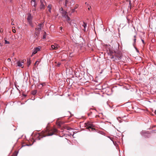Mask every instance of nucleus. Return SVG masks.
I'll return each mask as SVG.
<instances>
[{
	"mask_svg": "<svg viewBox=\"0 0 156 156\" xmlns=\"http://www.w3.org/2000/svg\"><path fill=\"white\" fill-rule=\"evenodd\" d=\"M37 62L38 63H39V61H36L34 65H35L36 64H37Z\"/></svg>",
	"mask_w": 156,
	"mask_h": 156,
	"instance_id": "2f4dec72",
	"label": "nucleus"
},
{
	"mask_svg": "<svg viewBox=\"0 0 156 156\" xmlns=\"http://www.w3.org/2000/svg\"><path fill=\"white\" fill-rule=\"evenodd\" d=\"M141 41L143 44H144L145 43L144 41L143 40L141 39Z\"/></svg>",
	"mask_w": 156,
	"mask_h": 156,
	"instance_id": "f704fd0d",
	"label": "nucleus"
},
{
	"mask_svg": "<svg viewBox=\"0 0 156 156\" xmlns=\"http://www.w3.org/2000/svg\"><path fill=\"white\" fill-rule=\"evenodd\" d=\"M91 113H92V112H91V113H90V114H89V113H88V116H89V115H90V114Z\"/></svg>",
	"mask_w": 156,
	"mask_h": 156,
	"instance_id": "864d4df0",
	"label": "nucleus"
},
{
	"mask_svg": "<svg viewBox=\"0 0 156 156\" xmlns=\"http://www.w3.org/2000/svg\"><path fill=\"white\" fill-rule=\"evenodd\" d=\"M23 62H20V61H18L17 62V66H18L19 67H21L22 66V63H23Z\"/></svg>",
	"mask_w": 156,
	"mask_h": 156,
	"instance_id": "4468645a",
	"label": "nucleus"
},
{
	"mask_svg": "<svg viewBox=\"0 0 156 156\" xmlns=\"http://www.w3.org/2000/svg\"><path fill=\"white\" fill-rule=\"evenodd\" d=\"M0 32L1 33H2V30H0Z\"/></svg>",
	"mask_w": 156,
	"mask_h": 156,
	"instance_id": "5fc2aeb1",
	"label": "nucleus"
},
{
	"mask_svg": "<svg viewBox=\"0 0 156 156\" xmlns=\"http://www.w3.org/2000/svg\"><path fill=\"white\" fill-rule=\"evenodd\" d=\"M37 138H38V140H40L41 138H40L39 137V136H38V137H37Z\"/></svg>",
	"mask_w": 156,
	"mask_h": 156,
	"instance_id": "49530a36",
	"label": "nucleus"
},
{
	"mask_svg": "<svg viewBox=\"0 0 156 156\" xmlns=\"http://www.w3.org/2000/svg\"><path fill=\"white\" fill-rule=\"evenodd\" d=\"M85 124L86 126L87 127V128H90L92 130H94L95 129L93 128L94 127V125L93 124L89 122H88L87 123H85Z\"/></svg>",
	"mask_w": 156,
	"mask_h": 156,
	"instance_id": "39448f33",
	"label": "nucleus"
},
{
	"mask_svg": "<svg viewBox=\"0 0 156 156\" xmlns=\"http://www.w3.org/2000/svg\"><path fill=\"white\" fill-rule=\"evenodd\" d=\"M114 52L113 51L110 50L108 52V55L112 56V55H113Z\"/></svg>",
	"mask_w": 156,
	"mask_h": 156,
	"instance_id": "ddd939ff",
	"label": "nucleus"
},
{
	"mask_svg": "<svg viewBox=\"0 0 156 156\" xmlns=\"http://www.w3.org/2000/svg\"><path fill=\"white\" fill-rule=\"evenodd\" d=\"M10 2L11 3H12V0H10Z\"/></svg>",
	"mask_w": 156,
	"mask_h": 156,
	"instance_id": "603ef678",
	"label": "nucleus"
},
{
	"mask_svg": "<svg viewBox=\"0 0 156 156\" xmlns=\"http://www.w3.org/2000/svg\"><path fill=\"white\" fill-rule=\"evenodd\" d=\"M60 12L62 14V16L63 17H64L67 20L69 21L70 20V18L67 15H66V11H64L62 7L60 8Z\"/></svg>",
	"mask_w": 156,
	"mask_h": 156,
	"instance_id": "f03ea898",
	"label": "nucleus"
},
{
	"mask_svg": "<svg viewBox=\"0 0 156 156\" xmlns=\"http://www.w3.org/2000/svg\"><path fill=\"white\" fill-rule=\"evenodd\" d=\"M15 152H16V154H15V156H17V154L18 153V151H16Z\"/></svg>",
	"mask_w": 156,
	"mask_h": 156,
	"instance_id": "c85d7f7f",
	"label": "nucleus"
},
{
	"mask_svg": "<svg viewBox=\"0 0 156 156\" xmlns=\"http://www.w3.org/2000/svg\"><path fill=\"white\" fill-rule=\"evenodd\" d=\"M46 130H47L46 132L48 133V134L44 136H43L42 137V138H43V137H45L46 136H52V135H53V134H54V132H57V131H58L57 129H56L55 128H54L53 129V132L49 133V132L50 131H51V130H50L48 129H47ZM51 130L52 131V129Z\"/></svg>",
	"mask_w": 156,
	"mask_h": 156,
	"instance_id": "20e7f679",
	"label": "nucleus"
},
{
	"mask_svg": "<svg viewBox=\"0 0 156 156\" xmlns=\"http://www.w3.org/2000/svg\"><path fill=\"white\" fill-rule=\"evenodd\" d=\"M41 5L40 6V9L41 10L44 9L45 8V5L43 3V1L41 0L40 1Z\"/></svg>",
	"mask_w": 156,
	"mask_h": 156,
	"instance_id": "0eeeda50",
	"label": "nucleus"
},
{
	"mask_svg": "<svg viewBox=\"0 0 156 156\" xmlns=\"http://www.w3.org/2000/svg\"><path fill=\"white\" fill-rule=\"evenodd\" d=\"M34 10L35 11L36 10V8H33Z\"/></svg>",
	"mask_w": 156,
	"mask_h": 156,
	"instance_id": "79ce46f5",
	"label": "nucleus"
},
{
	"mask_svg": "<svg viewBox=\"0 0 156 156\" xmlns=\"http://www.w3.org/2000/svg\"><path fill=\"white\" fill-rule=\"evenodd\" d=\"M134 46V48H135V50H136V51L137 53H139V51L138 49L136 47H135V46Z\"/></svg>",
	"mask_w": 156,
	"mask_h": 156,
	"instance_id": "b1692460",
	"label": "nucleus"
},
{
	"mask_svg": "<svg viewBox=\"0 0 156 156\" xmlns=\"http://www.w3.org/2000/svg\"><path fill=\"white\" fill-rule=\"evenodd\" d=\"M40 48L41 47L40 46L36 47L35 48H34L33 50V51L32 53V54L31 55V56H32L33 55L36 54L38 51H39L40 50Z\"/></svg>",
	"mask_w": 156,
	"mask_h": 156,
	"instance_id": "423d86ee",
	"label": "nucleus"
},
{
	"mask_svg": "<svg viewBox=\"0 0 156 156\" xmlns=\"http://www.w3.org/2000/svg\"><path fill=\"white\" fill-rule=\"evenodd\" d=\"M29 24L32 27H33V25L32 24V21H30V22H29Z\"/></svg>",
	"mask_w": 156,
	"mask_h": 156,
	"instance_id": "393cba45",
	"label": "nucleus"
},
{
	"mask_svg": "<svg viewBox=\"0 0 156 156\" xmlns=\"http://www.w3.org/2000/svg\"><path fill=\"white\" fill-rule=\"evenodd\" d=\"M85 4H86V5H87V6H88V5H88V4H87V2H85Z\"/></svg>",
	"mask_w": 156,
	"mask_h": 156,
	"instance_id": "de8ad7c7",
	"label": "nucleus"
},
{
	"mask_svg": "<svg viewBox=\"0 0 156 156\" xmlns=\"http://www.w3.org/2000/svg\"><path fill=\"white\" fill-rule=\"evenodd\" d=\"M114 54L111 57L112 59H114L113 60H119L122 59V53L119 51H114Z\"/></svg>",
	"mask_w": 156,
	"mask_h": 156,
	"instance_id": "f257e3e1",
	"label": "nucleus"
},
{
	"mask_svg": "<svg viewBox=\"0 0 156 156\" xmlns=\"http://www.w3.org/2000/svg\"><path fill=\"white\" fill-rule=\"evenodd\" d=\"M35 30H38V29L37 28H35Z\"/></svg>",
	"mask_w": 156,
	"mask_h": 156,
	"instance_id": "3c124183",
	"label": "nucleus"
},
{
	"mask_svg": "<svg viewBox=\"0 0 156 156\" xmlns=\"http://www.w3.org/2000/svg\"><path fill=\"white\" fill-rule=\"evenodd\" d=\"M79 78H80V79H81V76L80 75H79Z\"/></svg>",
	"mask_w": 156,
	"mask_h": 156,
	"instance_id": "c03bdc74",
	"label": "nucleus"
},
{
	"mask_svg": "<svg viewBox=\"0 0 156 156\" xmlns=\"http://www.w3.org/2000/svg\"><path fill=\"white\" fill-rule=\"evenodd\" d=\"M69 112L70 113V114L71 115V112H69Z\"/></svg>",
	"mask_w": 156,
	"mask_h": 156,
	"instance_id": "052dcab7",
	"label": "nucleus"
},
{
	"mask_svg": "<svg viewBox=\"0 0 156 156\" xmlns=\"http://www.w3.org/2000/svg\"><path fill=\"white\" fill-rule=\"evenodd\" d=\"M71 10L72 11V13H73L75 11V9H71Z\"/></svg>",
	"mask_w": 156,
	"mask_h": 156,
	"instance_id": "bb28decb",
	"label": "nucleus"
},
{
	"mask_svg": "<svg viewBox=\"0 0 156 156\" xmlns=\"http://www.w3.org/2000/svg\"><path fill=\"white\" fill-rule=\"evenodd\" d=\"M61 64L60 63H58L57 64V66L59 67V66Z\"/></svg>",
	"mask_w": 156,
	"mask_h": 156,
	"instance_id": "7c9ffc66",
	"label": "nucleus"
},
{
	"mask_svg": "<svg viewBox=\"0 0 156 156\" xmlns=\"http://www.w3.org/2000/svg\"><path fill=\"white\" fill-rule=\"evenodd\" d=\"M108 137L109 138V139H110V138H111V137L110 136H108Z\"/></svg>",
	"mask_w": 156,
	"mask_h": 156,
	"instance_id": "6e6d98bb",
	"label": "nucleus"
},
{
	"mask_svg": "<svg viewBox=\"0 0 156 156\" xmlns=\"http://www.w3.org/2000/svg\"><path fill=\"white\" fill-rule=\"evenodd\" d=\"M43 24V23H39L38 24V26L39 27H41V26Z\"/></svg>",
	"mask_w": 156,
	"mask_h": 156,
	"instance_id": "a878e982",
	"label": "nucleus"
},
{
	"mask_svg": "<svg viewBox=\"0 0 156 156\" xmlns=\"http://www.w3.org/2000/svg\"><path fill=\"white\" fill-rule=\"evenodd\" d=\"M11 24L12 25H14V24L13 23H11Z\"/></svg>",
	"mask_w": 156,
	"mask_h": 156,
	"instance_id": "13d9d810",
	"label": "nucleus"
},
{
	"mask_svg": "<svg viewBox=\"0 0 156 156\" xmlns=\"http://www.w3.org/2000/svg\"><path fill=\"white\" fill-rule=\"evenodd\" d=\"M12 31L13 32H16V30H13Z\"/></svg>",
	"mask_w": 156,
	"mask_h": 156,
	"instance_id": "a19ab883",
	"label": "nucleus"
},
{
	"mask_svg": "<svg viewBox=\"0 0 156 156\" xmlns=\"http://www.w3.org/2000/svg\"><path fill=\"white\" fill-rule=\"evenodd\" d=\"M5 44H9V42L7 41L5 38Z\"/></svg>",
	"mask_w": 156,
	"mask_h": 156,
	"instance_id": "5701e85b",
	"label": "nucleus"
},
{
	"mask_svg": "<svg viewBox=\"0 0 156 156\" xmlns=\"http://www.w3.org/2000/svg\"><path fill=\"white\" fill-rule=\"evenodd\" d=\"M90 7H90H90H89V8H88V10H90Z\"/></svg>",
	"mask_w": 156,
	"mask_h": 156,
	"instance_id": "09e8293b",
	"label": "nucleus"
},
{
	"mask_svg": "<svg viewBox=\"0 0 156 156\" xmlns=\"http://www.w3.org/2000/svg\"><path fill=\"white\" fill-rule=\"evenodd\" d=\"M46 33L45 32H44V34L43 35V39H45L46 38Z\"/></svg>",
	"mask_w": 156,
	"mask_h": 156,
	"instance_id": "aec40b11",
	"label": "nucleus"
},
{
	"mask_svg": "<svg viewBox=\"0 0 156 156\" xmlns=\"http://www.w3.org/2000/svg\"><path fill=\"white\" fill-rule=\"evenodd\" d=\"M60 29L61 30V31H62V27H60Z\"/></svg>",
	"mask_w": 156,
	"mask_h": 156,
	"instance_id": "ea45409f",
	"label": "nucleus"
},
{
	"mask_svg": "<svg viewBox=\"0 0 156 156\" xmlns=\"http://www.w3.org/2000/svg\"><path fill=\"white\" fill-rule=\"evenodd\" d=\"M51 48L52 50H56L58 48V45L57 44H55V45H51Z\"/></svg>",
	"mask_w": 156,
	"mask_h": 156,
	"instance_id": "1a4fd4ad",
	"label": "nucleus"
},
{
	"mask_svg": "<svg viewBox=\"0 0 156 156\" xmlns=\"http://www.w3.org/2000/svg\"><path fill=\"white\" fill-rule=\"evenodd\" d=\"M78 7V5L77 4V5H76V6H75V7L74 9H77V8Z\"/></svg>",
	"mask_w": 156,
	"mask_h": 156,
	"instance_id": "473e14b6",
	"label": "nucleus"
},
{
	"mask_svg": "<svg viewBox=\"0 0 156 156\" xmlns=\"http://www.w3.org/2000/svg\"><path fill=\"white\" fill-rule=\"evenodd\" d=\"M136 39L135 38L133 39L134 42L133 43V46H134L136 44Z\"/></svg>",
	"mask_w": 156,
	"mask_h": 156,
	"instance_id": "4be33fe9",
	"label": "nucleus"
},
{
	"mask_svg": "<svg viewBox=\"0 0 156 156\" xmlns=\"http://www.w3.org/2000/svg\"><path fill=\"white\" fill-rule=\"evenodd\" d=\"M26 61V60L25 59H24L23 60V62H24Z\"/></svg>",
	"mask_w": 156,
	"mask_h": 156,
	"instance_id": "8fccbe9b",
	"label": "nucleus"
},
{
	"mask_svg": "<svg viewBox=\"0 0 156 156\" xmlns=\"http://www.w3.org/2000/svg\"><path fill=\"white\" fill-rule=\"evenodd\" d=\"M7 60L8 61H11V59L10 58H9L7 59Z\"/></svg>",
	"mask_w": 156,
	"mask_h": 156,
	"instance_id": "e433bc0d",
	"label": "nucleus"
},
{
	"mask_svg": "<svg viewBox=\"0 0 156 156\" xmlns=\"http://www.w3.org/2000/svg\"><path fill=\"white\" fill-rule=\"evenodd\" d=\"M17 90H18L19 91H20V90H19V89L18 88H17Z\"/></svg>",
	"mask_w": 156,
	"mask_h": 156,
	"instance_id": "e2e57ef3",
	"label": "nucleus"
},
{
	"mask_svg": "<svg viewBox=\"0 0 156 156\" xmlns=\"http://www.w3.org/2000/svg\"><path fill=\"white\" fill-rule=\"evenodd\" d=\"M35 142V140H34V142H33V143L31 144H26L25 145H23L21 147H23L26 146H31Z\"/></svg>",
	"mask_w": 156,
	"mask_h": 156,
	"instance_id": "2eb2a0df",
	"label": "nucleus"
},
{
	"mask_svg": "<svg viewBox=\"0 0 156 156\" xmlns=\"http://www.w3.org/2000/svg\"><path fill=\"white\" fill-rule=\"evenodd\" d=\"M83 24L82 25L84 27V28H86V27L87 26V23L85 22H83Z\"/></svg>",
	"mask_w": 156,
	"mask_h": 156,
	"instance_id": "412c9836",
	"label": "nucleus"
},
{
	"mask_svg": "<svg viewBox=\"0 0 156 156\" xmlns=\"http://www.w3.org/2000/svg\"><path fill=\"white\" fill-rule=\"evenodd\" d=\"M48 11L50 12H51V4L49 5L48 6Z\"/></svg>",
	"mask_w": 156,
	"mask_h": 156,
	"instance_id": "dca6fc26",
	"label": "nucleus"
},
{
	"mask_svg": "<svg viewBox=\"0 0 156 156\" xmlns=\"http://www.w3.org/2000/svg\"><path fill=\"white\" fill-rule=\"evenodd\" d=\"M31 5L34 8H36L37 6V3L35 0H32L31 2Z\"/></svg>",
	"mask_w": 156,
	"mask_h": 156,
	"instance_id": "6e6552de",
	"label": "nucleus"
},
{
	"mask_svg": "<svg viewBox=\"0 0 156 156\" xmlns=\"http://www.w3.org/2000/svg\"><path fill=\"white\" fill-rule=\"evenodd\" d=\"M42 85V86H43V84H41Z\"/></svg>",
	"mask_w": 156,
	"mask_h": 156,
	"instance_id": "0e129e2a",
	"label": "nucleus"
},
{
	"mask_svg": "<svg viewBox=\"0 0 156 156\" xmlns=\"http://www.w3.org/2000/svg\"><path fill=\"white\" fill-rule=\"evenodd\" d=\"M27 19L28 22L32 21V17L30 14L28 16Z\"/></svg>",
	"mask_w": 156,
	"mask_h": 156,
	"instance_id": "f8f14e48",
	"label": "nucleus"
},
{
	"mask_svg": "<svg viewBox=\"0 0 156 156\" xmlns=\"http://www.w3.org/2000/svg\"><path fill=\"white\" fill-rule=\"evenodd\" d=\"M113 143V144H114V145H115V146L116 145V142H114V143Z\"/></svg>",
	"mask_w": 156,
	"mask_h": 156,
	"instance_id": "a18cd8bd",
	"label": "nucleus"
},
{
	"mask_svg": "<svg viewBox=\"0 0 156 156\" xmlns=\"http://www.w3.org/2000/svg\"><path fill=\"white\" fill-rule=\"evenodd\" d=\"M64 128H65V129L66 128L67 130H73V129L72 128H70L69 127H64Z\"/></svg>",
	"mask_w": 156,
	"mask_h": 156,
	"instance_id": "a211bd4d",
	"label": "nucleus"
},
{
	"mask_svg": "<svg viewBox=\"0 0 156 156\" xmlns=\"http://www.w3.org/2000/svg\"><path fill=\"white\" fill-rule=\"evenodd\" d=\"M83 30L84 31H86V28H84V29Z\"/></svg>",
	"mask_w": 156,
	"mask_h": 156,
	"instance_id": "4d7b16f0",
	"label": "nucleus"
},
{
	"mask_svg": "<svg viewBox=\"0 0 156 156\" xmlns=\"http://www.w3.org/2000/svg\"><path fill=\"white\" fill-rule=\"evenodd\" d=\"M89 78L91 80V78H92V76H89Z\"/></svg>",
	"mask_w": 156,
	"mask_h": 156,
	"instance_id": "4c0bfd02",
	"label": "nucleus"
},
{
	"mask_svg": "<svg viewBox=\"0 0 156 156\" xmlns=\"http://www.w3.org/2000/svg\"><path fill=\"white\" fill-rule=\"evenodd\" d=\"M74 27H75L77 29V27H76V26H77V25H76V24H75H75H74Z\"/></svg>",
	"mask_w": 156,
	"mask_h": 156,
	"instance_id": "72a5a7b5",
	"label": "nucleus"
},
{
	"mask_svg": "<svg viewBox=\"0 0 156 156\" xmlns=\"http://www.w3.org/2000/svg\"><path fill=\"white\" fill-rule=\"evenodd\" d=\"M110 139L111 140V141H112L113 143H114V141L112 139V138L111 137Z\"/></svg>",
	"mask_w": 156,
	"mask_h": 156,
	"instance_id": "c9c22d12",
	"label": "nucleus"
},
{
	"mask_svg": "<svg viewBox=\"0 0 156 156\" xmlns=\"http://www.w3.org/2000/svg\"><path fill=\"white\" fill-rule=\"evenodd\" d=\"M134 37L135 38V37H136V35H134Z\"/></svg>",
	"mask_w": 156,
	"mask_h": 156,
	"instance_id": "bf43d9fd",
	"label": "nucleus"
},
{
	"mask_svg": "<svg viewBox=\"0 0 156 156\" xmlns=\"http://www.w3.org/2000/svg\"><path fill=\"white\" fill-rule=\"evenodd\" d=\"M23 95L25 97H26L27 96V95L26 94H23Z\"/></svg>",
	"mask_w": 156,
	"mask_h": 156,
	"instance_id": "37998d69",
	"label": "nucleus"
},
{
	"mask_svg": "<svg viewBox=\"0 0 156 156\" xmlns=\"http://www.w3.org/2000/svg\"><path fill=\"white\" fill-rule=\"evenodd\" d=\"M38 30L39 31H41L42 30L41 27H39L38 28Z\"/></svg>",
	"mask_w": 156,
	"mask_h": 156,
	"instance_id": "c756f323",
	"label": "nucleus"
},
{
	"mask_svg": "<svg viewBox=\"0 0 156 156\" xmlns=\"http://www.w3.org/2000/svg\"><path fill=\"white\" fill-rule=\"evenodd\" d=\"M64 131L63 129H61V132H62Z\"/></svg>",
	"mask_w": 156,
	"mask_h": 156,
	"instance_id": "58836bf2",
	"label": "nucleus"
},
{
	"mask_svg": "<svg viewBox=\"0 0 156 156\" xmlns=\"http://www.w3.org/2000/svg\"><path fill=\"white\" fill-rule=\"evenodd\" d=\"M63 123V122H56V124L58 126V128L61 127V125Z\"/></svg>",
	"mask_w": 156,
	"mask_h": 156,
	"instance_id": "9b49d317",
	"label": "nucleus"
},
{
	"mask_svg": "<svg viewBox=\"0 0 156 156\" xmlns=\"http://www.w3.org/2000/svg\"><path fill=\"white\" fill-rule=\"evenodd\" d=\"M40 33V32H38L37 33V32H35L34 33V38L36 39H38V36L37 34Z\"/></svg>",
	"mask_w": 156,
	"mask_h": 156,
	"instance_id": "9d476101",
	"label": "nucleus"
},
{
	"mask_svg": "<svg viewBox=\"0 0 156 156\" xmlns=\"http://www.w3.org/2000/svg\"><path fill=\"white\" fill-rule=\"evenodd\" d=\"M27 65L29 67L31 63V61L30 59H28L27 60Z\"/></svg>",
	"mask_w": 156,
	"mask_h": 156,
	"instance_id": "f3484780",
	"label": "nucleus"
},
{
	"mask_svg": "<svg viewBox=\"0 0 156 156\" xmlns=\"http://www.w3.org/2000/svg\"><path fill=\"white\" fill-rule=\"evenodd\" d=\"M67 2H68V0H65V6H66V4H67Z\"/></svg>",
	"mask_w": 156,
	"mask_h": 156,
	"instance_id": "cd10ccee",
	"label": "nucleus"
},
{
	"mask_svg": "<svg viewBox=\"0 0 156 156\" xmlns=\"http://www.w3.org/2000/svg\"><path fill=\"white\" fill-rule=\"evenodd\" d=\"M70 57L72 56H71V54H70Z\"/></svg>",
	"mask_w": 156,
	"mask_h": 156,
	"instance_id": "680f3d73",
	"label": "nucleus"
},
{
	"mask_svg": "<svg viewBox=\"0 0 156 156\" xmlns=\"http://www.w3.org/2000/svg\"><path fill=\"white\" fill-rule=\"evenodd\" d=\"M150 132L148 131H142L140 133L141 135L145 138H148L150 137Z\"/></svg>",
	"mask_w": 156,
	"mask_h": 156,
	"instance_id": "7ed1b4c3",
	"label": "nucleus"
},
{
	"mask_svg": "<svg viewBox=\"0 0 156 156\" xmlns=\"http://www.w3.org/2000/svg\"><path fill=\"white\" fill-rule=\"evenodd\" d=\"M37 93V91L36 90H34L32 92V94L33 95H35Z\"/></svg>",
	"mask_w": 156,
	"mask_h": 156,
	"instance_id": "6ab92c4d",
	"label": "nucleus"
}]
</instances>
